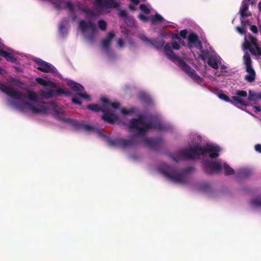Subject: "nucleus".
<instances>
[{"instance_id": "nucleus-1", "label": "nucleus", "mask_w": 261, "mask_h": 261, "mask_svg": "<svg viewBox=\"0 0 261 261\" xmlns=\"http://www.w3.org/2000/svg\"><path fill=\"white\" fill-rule=\"evenodd\" d=\"M128 127L129 132L133 134V136L129 140L122 138L112 139L103 135L108 145L122 149L135 147L139 144V140L136 137H144L148 130L153 129L158 131H164L167 129V126L160 121L156 120L146 121L145 117L143 116L130 120Z\"/></svg>"}, {"instance_id": "nucleus-2", "label": "nucleus", "mask_w": 261, "mask_h": 261, "mask_svg": "<svg viewBox=\"0 0 261 261\" xmlns=\"http://www.w3.org/2000/svg\"><path fill=\"white\" fill-rule=\"evenodd\" d=\"M0 90L13 99L17 100H21L22 98L28 99L37 103L39 106L38 108H36L31 102L28 101H15L13 103L14 105L17 109L21 112H24L27 110H30L33 114H45L47 112L48 109L46 106L39 105L40 103H44L39 101L37 95L34 92L29 91L27 94H25L19 91H15L11 87L2 83H0Z\"/></svg>"}, {"instance_id": "nucleus-3", "label": "nucleus", "mask_w": 261, "mask_h": 261, "mask_svg": "<svg viewBox=\"0 0 261 261\" xmlns=\"http://www.w3.org/2000/svg\"><path fill=\"white\" fill-rule=\"evenodd\" d=\"M164 50L166 56L172 61H177L178 66L193 80L197 83H200L202 81L201 77L193 68L188 65L183 59L175 55L169 43H167L164 45Z\"/></svg>"}, {"instance_id": "nucleus-4", "label": "nucleus", "mask_w": 261, "mask_h": 261, "mask_svg": "<svg viewBox=\"0 0 261 261\" xmlns=\"http://www.w3.org/2000/svg\"><path fill=\"white\" fill-rule=\"evenodd\" d=\"M236 29L240 34H245L242 44L243 49L249 50L252 55L261 56V47L259 46L257 39L250 33L246 34L241 27L237 26Z\"/></svg>"}, {"instance_id": "nucleus-5", "label": "nucleus", "mask_w": 261, "mask_h": 261, "mask_svg": "<svg viewBox=\"0 0 261 261\" xmlns=\"http://www.w3.org/2000/svg\"><path fill=\"white\" fill-rule=\"evenodd\" d=\"M213 149L214 147L212 146L202 147L197 145L193 147H190L180 150L178 154L185 159L194 160L199 156L204 155L206 154V152L214 151Z\"/></svg>"}, {"instance_id": "nucleus-6", "label": "nucleus", "mask_w": 261, "mask_h": 261, "mask_svg": "<svg viewBox=\"0 0 261 261\" xmlns=\"http://www.w3.org/2000/svg\"><path fill=\"white\" fill-rule=\"evenodd\" d=\"M193 170L192 167L189 166L182 169L180 171L173 170L171 172L163 171V174L170 180L182 184L186 181V174Z\"/></svg>"}, {"instance_id": "nucleus-7", "label": "nucleus", "mask_w": 261, "mask_h": 261, "mask_svg": "<svg viewBox=\"0 0 261 261\" xmlns=\"http://www.w3.org/2000/svg\"><path fill=\"white\" fill-rule=\"evenodd\" d=\"M243 61L246 66V71L248 73V74L245 76L244 79L248 82L252 83L255 80L256 73L252 66L251 57L248 53L244 54Z\"/></svg>"}, {"instance_id": "nucleus-8", "label": "nucleus", "mask_w": 261, "mask_h": 261, "mask_svg": "<svg viewBox=\"0 0 261 261\" xmlns=\"http://www.w3.org/2000/svg\"><path fill=\"white\" fill-rule=\"evenodd\" d=\"M79 28L83 34H84L88 29H91V32L87 35V38L90 41H93L96 36L97 29L96 25L90 20H81L79 22Z\"/></svg>"}, {"instance_id": "nucleus-9", "label": "nucleus", "mask_w": 261, "mask_h": 261, "mask_svg": "<svg viewBox=\"0 0 261 261\" xmlns=\"http://www.w3.org/2000/svg\"><path fill=\"white\" fill-rule=\"evenodd\" d=\"M55 113L56 116L59 118V119L63 120L66 122H72V124L76 128L79 129H82L85 131L91 132L94 129V127L92 126L86 124L83 122L75 120H72L70 118H65L63 117V113L60 112L59 110H56Z\"/></svg>"}, {"instance_id": "nucleus-10", "label": "nucleus", "mask_w": 261, "mask_h": 261, "mask_svg": "<svg viewBox=\"0 0 261 261\" xmlns=\"http://www.w3.org/2000/svg\"><path fill=\"white\" fill-rule=\"evenodd\" d=\"M117 3L114 0H95L94 6L98 11H103L106 9L116 7Z\"/></svg>"}, {"instance_id": "nucleus-11", "label": "nucleus", "mask_w": 261, "mask_h": 261, "mask_svg": "<svg viewBox=\"0 0 261 261\" xmlns=\"http://www.w3.org/2000/svg\"><path fill=\"white\" fill-rule=\"evenodd\" d=\"M35 62L39 66L37 69L42 72L45 73H55L57 72L56 68L53 65L43 61L41 59L36 58Z\"/></svg>"}, {"instance_id": "nucleus-12", "label": "nucleus", "mask_w": 261, "mask_h": 261, "mask_svg": "<svg viewBox=\"0 0 261 261\" xmlns=\"http://www.w3.org/2000/svg\"><path fill=\"white\" fill-rule=\"evenodd\" d=\"M203 166L205 172L208 174H211L215 171H220L222 168L220 163L210 161H205L203 163Z\"/></svg>"}, {"instance_id": "nucleus-13", "label": "nucleus", "mask_w": 261, "mask_h": 261, "mask_svg": "<svg viewBox=\"0 0 261 261\" xmlns=\"http://www.w3.org/2000/svg\"><path fill=\"white\" fill-rule=\"evenodd\" d=\"M140 39L148 45H151L156 49H160L164 46V41L161 39H150L144 35L140 36Z\"/></svg>"}, {"instance_id": "nucleus-14", "label": "nucleus", "mask_w": 261, "mask_h": 261, "mask_svg": "<svg viewBox=\"0 0 261 261\" xmlns=\"http://www.w3.org/2000/svg\"><path fill=\"white\" fill-rule=\"evenodd\" d=\"M144 142L145 145L151 148L156 149L163 143V140L161 138H144Z\"/></svg>"}, {"instance_id": "nucleus-15", "label": "nucleus", "mask_w": 261, "mask_h": 261, "mask_svg": "<svg viewBox=\"0 0 261 261\" xmlns=\"http://www.w3.org/2000/svg\"><path fill=\"white\" fill-rule=\"evenodd\" d=\"M247 93L244 90H237L236 93V96H232V99L235 101L237 103L240 104L243 106H247L249 105V102L245 101L241 98V97H246Z\"/></svg>"}, {"instance_id": "nucleus-16", "label": "nucleus", "mask_w": 261, "mask_h": 261, "mask_svg": "<svg viewBox=\"0 0 261 261\" xmlns=\"http://www.w3.org/2000/svg\"><path fill=\"white\" fill-rule=\"evenodd\" d=\"M102 113L103 114L101 119L110 124H114L118 119V117L116 114L111 113L107 109H104L102 110Z\"/></svg>"}, {"instance_id": "nucleus-17", "label": "nucleus", "mask_w": 261, "mask_h": 261, "mask_svg": "<svg viewBox=\"0 0 261 261\" xmlns=\"http://www.w3.org/2000/svg\"><path fill=\"white\" fill-rule=\"evenodd\" d=\"M188 41L190 43L194 44L195 47L199 49L202 48V44L201 41L199 40L197 35L194 33H191L188 36Z\"/></svg>"}, {"instance_id": "nucleus-18", "label": "nucleus", "mask_w": 261, "mask_h": 261, "mask_svg": "<svg viewBox=\"0 0 261 261\" xmlns=\"http://www.w3.org/2000/svg\"><path fill=\"white\" fill-rule=\"evenodd\" d=\"M249 4L246 3L245 2H242V5L240 9V14L241 18H245L246 17L251 16L250 12H247L249 8Z\"/></svg>"}, {"instance_id": "nucleus-19", "label": "nucleus", "mask_w": 261, "mask_h": 261, "mask_svg": "<svg viewBox=\"0 0 261 261\" xmlns=\"http://www.w3.org/2000/svg\"><path fill=\"white\" fill-rule=\"evenodd\" d=\"M115 34L113 32H109L107 35L106 38L102 41V46L106 49H109L111 42L113 38L114 37Z\"/></svg>"}, {"instance_id": "nucleus-20", "label": "nucleus", "mask_w": 261, "mask_h": 261, "mask_svg": "<svg viewBox=\"0 0 261 261\" xmlns=\"http://www.w3.org/2000/svg\"><path fill=\"white\" fill-rule=\"evenodd\" d=\"M101 101L104 104L103 107L105 109H107L108 107H111L113 109H117L120 107V103L119 102H112L110 100L106 97L101 98Z\"/></svg>"}, {"instance_id": "nucleus-21", "label": "nucleus", "mask_w": 261, "mask_h": 261, "mask_svg": "<svg viewBox=\"0 0 261 261\" xmlns=\"http://www.w3.org/2000/svg\"><path fill=\"white\" fill-rule=\"evenodd\" d=\"M67 85L72 90L77 92H82L84 90L83 86L71 80L67 82Z\"/></svg>"}, {"instance_id": "nucleus-22", "label": "nucleus", "mask_w": 261, "mask_h": 261, "mask_svg": "<svg viewBox=\"0 0 261 261\" xmlns=\"http://www.w3.org/2000/svg\"><path fill=\"white\" fill-rule=\"evenodd\" d=\"M205 146H212L214 147V151H207L206 152V153H210L209 154V157L211 159H215L217 158L219 154V152L220 150V147L217 145H214L212 144H206Z\"/></svg>"}, {"instance_id": "nucleus-23", "label": "nucleus", "mask_w": 261, "mask_h": 261, "mask_svg": "<svg viewBox=\"0 0 261 261\" xmlns=\"http://www.w3.org/2000/svg\"><path fill=\"white\" fill-rule=\"evenodd\" d=\"M0 56L5 58L7 61L12 63H15L16 59L11 53L0 48Z\"/></svg>"}, {"instance_id": "nucleus-24", "label": "nucleus", "mask_w": 261, "mask_h": 261, "mask_svg": "<svg viewBox=\"0 0 261 261\" xmlns=\"http://www.w3.org/2000/svg\"><path fill=\"white\" fill-rule=\"evenodd\" d=\"M41 95L46 98H49L53 97L55 94L54 90L50 89L49 88H46L44 90L41 91Z\"/></svg>"}, {"instance_id": "nucleus-25", "label": "nucleus", "mask_w": 261, "mask_h": 261, "mask_svg": "<svg viewBox=\"0 0 261 261\" xmlns=\"http://www.w3.org/2000/svg\"><path fill=\"white\" fill-rule=\"evenodd\" d=\"M207 64L209 66L215 69H217L218 68L217 61L215 58L212 57H210L207 60Z\"/></svg>"}, {"instance_id": "nucleus-26", "label": "nucleus", "mask_w": 261, "mask_h": 261, "mask_svg": "<svg viewBox=\"0 0 261 261\" xmlns=\"http://www.w3.org/2000/svg\"><path fill=\"white\" fill-rule=\"evenodd\" d=\"M87 108L93 112H102L105 109L100 108L97 104H90L87 106Z\"/></svg>"}, {"instance_id": "nucleus-27", "label": "nucleus", "mask_w": 261, "mask_h": 261, "mask_svg": "<svg viewBox=\"0 0 261 261\" xmlns=\"http://www.w3.org/2000/svg\"><path fill=\"white\" fill-rule=\"evenodd\" d=\"M224 170V174L226 175H229L234 174V171L233 169L231 168L228 164L224 163L223 165Z\"/></svg>"}, {"instance_id": "nucleus-28", "label": "nucleus", "mask_w": 261, "mask_h": 261, "mask_svg": "<svg viewBox=\"0 0 261 261\" xmlns=\"http://www.w3.org/2000/svg\"><path fill=\"white\" fill-rule=\"evenodd\" d=\"M151 23L153 24H155L156 22H161L163 21L164 18L159 14H156L153 16H152L151 19Z\"/></svg>"}, {"instance_id": "nucleus-29", "label": "nucleus", "mask_w": 261, "mask_h": 261, "mask_svg": "<svg viewBox=\"0 0 261 261\" xmlns=\"http://www.w3.org/2000/svg\"><path fill=\"white\" fill-rule=\"evenodd\" d=\"M251 204L254 207L261 206V196H258L251 200Z\"/></svg>"}, {"instance_id": "nucleus-30", "label": "nucleus", "mask_w": 261, "mask_h": 261, "mask_svg": "<svg viewBox=\"0 0 261 261\" xmlns=\"http://www.w3.org/2000/svg\"><path fill=\"white\" fill-rule=\"evenodd\" d=\"M240 176L242 177H246L249 176L251 174V171L248 169H241L238 172Z\"/></svg>"}, {"instance_id": "nucleus-31", "label": "nucleus", "mask_w": 261, "mask_h": 261, "mask_svg": "<svg viewBox=\"0 0 261 261\" xmlns=\"http://www.w3.org/2000/svg\"><path fill=\"white\" fill-rule=\"evenodd\" d=\"M200 50V54L199 57L201 60L205 61L208 57L209 53L207 50H203L202 48Z\"/></svg>"}, {"instance_id": "nucleus-32", "label": "nucleus", "mask_w": 261, "mask_h": 261, "mask_svg": "<svg viewBox=\"0 0 261 261\" xmlns=\"http://www.w3.org/2000/svg\"><path fill=\"white\" fill-rule=\"evenodd\" d=\"M98 25L99 28L102 31H106L107 29V24L106 22L103 20H100L98 21Z\"/></svg>"}, {"instance_id": "nucleus-33", "label": "nucleus", "mask_w": 261, "mask_h": 261, "mask_svg": "<svg viewBox=\"0 0 261 261\" xmlns=\"http://www.w3.org/2000/svg\"><path fill=\"white\" fill-rule=\"evenodd\" d=\"M248 99L250 101H257V93H255L251 91H249V95Z\"/></svg>"}, {"instance_id": "nucleus-34", "label": "nucleus", "mask_w": 261, "mask_h": 261, "mask_svg": "<svg viewBox=\"0 0 261 261\" xmlns=\"http://www.w3.org/2000/svg\"><path fill=\"white\" fill-rule=\"evenodd\" d=\"M136 109L134 108H132L129 110H127L125 108L121 109V112L124 115H128L129 114L134 113L135 112Z\"/></svg>"}, {"instance_id": "nucleus-35", "label": "nucleus", "mask_w": 261, "mask_h": 261, "mask_svg": "<svg viewBox=\"0 0 261 261\" xmlns=\"http://www.w3.org/2000/svg\"><path fill=\"white\" fill-rule=\"evenodd\" d=\"M219 97L226 102H230L231 103H233V102L230 99L229 97L224 93L219 94Z\"/></svg>"}, {"instance_id": "nucleus-36", "label": "nucleus", "mask_w": 261, "mask_h": 261, "mask_svg": "<svg viewBox=\"0 0 261 261\" xmlns=\"http://www.w3.org/2000/svg\"><path fill=\"white\" fill-rule=\"evenodd\" d=\"M76 95L81 97H82L83 98L86 99L87 100H90V97L89 95L86 93H82L81 92H77Z\"/></svg>"}, {"instance_id": "nucleus-37", "label": "nucleus", "mask_w": 261, "mask_h": 261, "mask_svg": "<svg viewBox=\"0 0 261 261\" xmlns=\"http://www.w3.org/2000/svg\"><path fill=\"white\" fill-rule=\"evenodd\" d=\"M140 10L146 14H148L150 12V10L144 4H141L140 5Z\"/></svg>"}, {"instance_id": "nucleus-38", "label": "nucleus", "mask_w": 261, "mask_h": 261, "mask_svg": "<svg viewBox=\"0 0 261 261\" xmlns=\"http://www.w3.org/2000/svg\"><path fill=\"white\" fill-rule=\"evenodd\" d=\"M36 81L38 84H39L40 85H42V86H46L47 85V81L41 77L36 78Z\"/></svg>"}, {"instance_id": "nucleus-39", "label": "nucleus", "mask_w": 261, "mask_h": 261, "mask_svg": "<svg viewBox=\"0 0 261 261\" xmlns=\"http://www.w3.org/2000/svg\"><path fill=\"white\" fill-rule=\"evenodd\" d=\"M244 19L245 18H241V27L242 28V29L244 31H245V33H246L247 28H246V22L244 20Z\"/></svg>"}, {"instance_id": "nucleus-40", "label": "nucleus", "mask_w": 261, "mask_h": 261, "mask_svg": "<svg viewBox=\"0 0 261 261\" xmlns=\"http://www.w3.org/2000/svg\"><path fill=\"white\" fill-rule=\"evenodd\" d=\"M65 7L66 8L70 9L71 11H73L74 6L73 4L70 2H68L65 4Z\"/></svg>"}, {"instance_id": "nucleus-41", "label": "nucleus", "mask_w": 261, "mask_h": 261, "mask_svg": "<svg viewBox=\"0 0 261 261\" xmlns=\"http://www.w3.org/2000/svg\"><path fill=\"white\" fill-rule=\"evenodd\" d=\"M250 31L254 34H257L258 29L255 25H251L250 28Z\"/></svg>"}, {"instance_id": "nucleus-42", "label": "nucleus", "mask_w": 261, "mask_h": 261, "mask_svg": "<svg viewBox=\"0 0 261 261\" xmlns=\"http://www.w3.org/2000/svg\"><path fill=\"white\" fill-rule=\"evenodd\" d=\"M172 47L174 49H179L180 48V45L176 41H173L171 43Z\"/></svg>"}, {"instance_id": "nucleus-43", "label": "nucleus", "mask_w": 261, "mask_h": 261, "mask_svg": "<svg viewBox=\"0 0 261 261\" xmlns=\"http://www.w3.org/2000/svg\"><path fill=\"white\" fill-rule=\"evenodd\" d=\"M188 32L187 30H182L180 31L179 35L182 38H186L187 37Z\"/></svg>"}, {"instance_id": "nucleus-44", "label": "nucleus", "mask_w": 261, "mask_h": 261, "mask_svg": "<svg viewBox=\"0 0 261 261\" xmlns=\"http://www.w3.org/2000/svg\"><path fill=\"white\" fill-rule=\"evenodd\" d=\"M118 15L122 18H125L127 16L126 12L125 10H121L119 12Z\"/></svg>"}, {"instance_id": "nucleus-45", "label": "nucleus", "mask_w": 261, "mask_h": 261, "mask_svg": "<svg viewBox=\"0 0 261 261\" xmlns=\"http://www.w3.org/2000/svg\"><path fill=\"white\" fill-rule=\"evenodd\" d=\"M55 93H56L58 96H60L62 94H64L65 90L63 89H58L55 90Z\"/></svg>"}, {"instance_id": "nucleus-46", "label": "nucleus", "mask_w": 261, "mask_h": 261, "mask_svg": "<svg viewBox=\"0 0 261 261\" xmlns=\"http://www.w3.org/2000/svg\"><path fill=\"white\" fill-rule=\"evenodd\" d=\"M71 100H72V103H73L74 104H76V105H81L82 104L81 101H80V100H79L78 99H77L76 98H75L74 97H72Z\"/></svg>"}, {"instance_id": "nucleus-47", "label": "nucleus", "mask_w": 261, "mask_h": 261, "mask_svg": "<svg viewBox=\"0 0 261 261\" xmlns=\"http://www.w3.org/2000/svg\"><path fill=\"white\" fill-rule=\"evenodd\" d=\"M139 18L141 19V20H142L144 21H147L148 20V18L146 16H145V15H144L143 14H140L139 15Z\"/></svg>"}, {"instance_id": "nucleus-48", "label": "nucleus", "mask_w": 261, "mask_h": 261, "mask_svg": "<svg viewBox=\"0 0 261 261\" xmlns=\"http://www.w3.org/2000/svg\"><path fill=\"white\" fill-rule=\"evenodd\" d=\"M255 149L256 151L261 153V145L257 144L255 145Z\"/></svg>"}, {"instance_id": "nucleus-49", "label": "nucleus", "mask_w": 261, "mask_h": 261, "mask_svg": "<svg viewBox=\"0 0 261 261\" xmlns=\"http://www.w3.org/2000/svg\"><path fill=\"white\" fill-rule=\"evenodd\" d=\"M118 45L119 47H122L124 46V42L122 39H119L118 41Z\"/></svg>"}, {"instance_id": "nucleus-50", "label": "nucleus", "mask_w": 261, "mask_h": 261, "mask_svg": "<svg viewBox=\"0 0 261 261\" xmlns=\"http://www.w3.org/2000/svg\"><path fill=\"white\" fill-rule=\"evenodd\" d=\"M169 156L175 162H177L178 161V158L174 156L173 154H172V153L170 154Z\"/></svg>"}, {"instance_id": "nucleus-51", "label": "nucleus", "mask_w": 261, "mask_h": 261, "mask_svg": "<svg viewBox=\"0 0 261 261\" xmlns=\"http://www.w3.org/2000/svg\"><path fill=\"white\" fill-rule=\"evenodd\" d=\"M172 39H176L177 40H179L180 39V37L179 36V35L178 34H173L172 35Z\"/></svg>"}, {"instance_id": "nucleus-52", "label": "nucleus", "mask_w": 261, "mask_h": 261, "mask_svg": "<svg viewBox=\"0 0 261 261\" xmlns=\"http://www.w3.org/2000/svg\"><path fill=\"white\" fill-rule=\"evenodd\" d=\"M202 188L204 190H207L210 188V187L208 185L205 184V185H202Z\"/></svg>"}, {"instance_id": "nucleus-53", "label": "nucleus", "mask_w": 261, "mask_h": 261, "mask_svg": "<svg viewBox=\"0 0 261 261\" xmlns=\"http://www.w3.org/2000/svg\"><path fill=\"white\" fill-rule=\"evenodd\" d=\"M254 109H255V112H260L261 111V107L258 106H254Z\"/></svg>"}, {"instance_id": "nucleus-54", "label": "nucleus", "mask_w": 261, "mask_h": 261, "mask_svg": "<svg viewBox=\"0 0 261 261\" xmlns=\"http://www.w3.org/2000/svg\"><path fill=\"white\" fill-rule=\"evenodd\" d=\"M6 73V71L2 68L1 67H0V74L2 75H4Z\"/></svg>"}, {"instance_id": "nucleus-55", "label": "nucleus", "mask_w": 261, "mask_h": 261, "mask_svg": "<svg viewBox=\"0 0 261 261\" xmlns=\"http://www.w3.org/2000/svg\"><path fill=\"white\" fill-rule=\"evenodd\" d=\"M64 95H65L66 96H70L71 95H72V93L68 91H65Z\"/></svg>"}, {"instance_id": "nucleus-56", "label": "nucleus", "mask_w": 261, "mask_h": 261, "mask_svg": "<svg viewBox=\"0 0 261 261\" xmlns=\"http://www.w3.org/2000/svg\"><path fill=\"white\" fill-rule=\"evenodd\" d=\"M130 1L134 4H135L136 5H138L140 2L139 0H130Z\"/></svg>"}, {"instance_id": "nucleus-57", "label": "nucleus", "mask_w": 261, "mask_h": 261, "mask_svg": "<svg viewBox=\"0 0 261 261\" xmlns=\"http://www.w3.org/2000/svg\"><path fill=\"white\" fill-rule=\"evenodd\" d=\"M258 99H261V92L257 93V100Z\"/></svg>"}, {"instance_id": "nucleus-58", "label": "nucleus", "mask_w": 261, "mask_h": 261, "mask_svg": "<svg viewBox=\"0 0 261 261\" xmlns=\"http://www.w3.org/2000/svg\"><path fill=\"white\" fill-rule=\"evenodd\" d=\"M64 29H65V26H64V24H60V30L61 31H62V30H64Z\"/></svg>"}, {"instance_id": "nucleus-59", "label": "nucleus", "mask_w": 261, "mask_h": 261, "mask_svg": "<svg viewBox=\"0 0 261 261\" xmlns=\"http://www.w3.org/2000/svg\"><path fill=\"white\" fill-rule=\"evenodd\" d=\"M258 6L259 11L260 12H261V1L259 2V3L258 4Z\"/></svg>"}, {"instance_id": "nucleus-60", "label": "nucleus", "mask_w": 261, "mask_h": 261, "mask_svg": "<svg viewBox=\"0 0 261 261\" xmlns=\"http://www.w3.org/2000/svg\"><path fill=\"white\" fill-rule=\"evenodd\" d=\"M245 22H246V24L247 25H251V21L248 20H247L246 21H245Z\"/></svg>"}, {"instance_id": "nucleus-61", "label": "nucleus", "mask_w": 261, "mask_h": 261, "mask_svg": "<svg viewBox=\"0 0 261 261\" xmlns=\"http://www.w3.org/2000/svg\"><path fill=\"white\" fill-rule=\"evenodd\" d=\"M5 47L4 44L0 41V47L3 48V47Z\"/></svg>"}, {"instance_id": "nucleus-62", "label": "nucleus", "mask_w": 261, "mask_h": 261, "mask_svg": "<svg viewBox=\"0 0 261 261\" xmlns=\"http://www.w3.org/2000/svg\"><path fill=\"white\" fill-rule=\"evenodd\" d=\"M251 4L252 5H254L256 4V1L255 0H252Z\"/></svg>"}, {"instance_id": "nucleus-63", "label": "nucleus", "mask_w": 261, "mask_h": 261, "mask_svg": "<svg viewBox=\"0 0 261 261\" xmlns=\"http://www.w3.org/2000/svg\"><path fill=\"white\" fill-rule=\"evenodd\" d=\"M226 68V66L224 65L221 66V69H225Z\"/></svg>"}, {"instance_id": "nucleus-64", "label": "nucleus", "mask_w": 261, "mask_h": 261, "mask_svg": "<svg viewBox=\"0 0 261 261\" xmlns=\"http://www.w3.org/2000/svg\"><path fill=\"white\" fill-rule=\"evenodd\" d=\"M251 0H243V2H246V3H248L249 4V2L251 1Z\"/></svg>"}]
</instances>
